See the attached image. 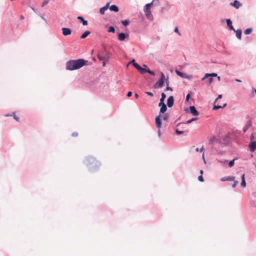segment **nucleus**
<instances>
[{"label":"nucleus","mask_w":256,"mask_h":256,"mask_svg":"<svg viewBox=\"0 0 256 256\" xmlns=\"http://www.w3.org/2000/svg\"><path fill=\"white\" fill-rule=\"evenodd\" d=\"M88 62L87 60L84 59H78L74 60H70L66 63V69L69 70H74L79 69Z\"/></svg>","instance_id":"obj_1"},{"label":"nucleus","mask_w":256,"mask_h":256,"mask_svg":"<svg viewBox=\"0 0 256 256\" xmlns=\"http://www.w3.org/2000/svg\"><path fill=\"white\" fill-rule=\"evenodd\" d=\"M228 138L225 137L224 138V142H222L220 140H218V139H216V137L214 136H213L210 140H209V144H212V148H214L216 150V152L218 154L222 155L224 152L222 150H221L219 148H216V147L218 145H220L222 147H224L225 146H228L229 144L228 142Z\"/></svg>","instance_id":"obj_2"},{"label":"nucleus","mask_w":256,"mask_h":256,"mask_svg":"<svg viewBox=\"0 0 256 256\" xmlns=\"http://www.w3.org/2000/svg\"><path fill=\"white\" fill-rule=\"evenodd\" d=\"M84 163L92 172L98 170L100 166V162L96 160L92 156L87 157Z\"/></svg>","instance_id":"obj_3"},{"label":"nucleus","mask_w":256,"mask_h":256,"mask_svg":"<svg viewBox=\"0 0 256 256\" xmlns=\"http://www.w3.org/2000/svg\"><path fill=\"white\" fill-rule=\"evenodd\" d=\"M110 55L111 54L110 52L104 49L102 52L98 54V58L100 60H106V61H108Z\"/></svg>","instance_id":"obj_4"},{"label":"nucleus","mask_w":256,"mask_h":256,"mask_svg":"<svg viewBox=\"0 0 256 256\" xmlns=\"http://www.w3.org/2000/svg\"><path fill=\"white\" fill-rule=\"evenodd\" d=\"M152 5V3H148L145 5L144 10L146 14V17L150 20H152L153 16L152 14L150 8Z\"/></svg>","instance_id":"obj_5"},{"label":"nucleus","mask_w":256,"mask_h":256,"mask_svg":"<svg viewBox=\"0 0 256 256\" xmlns=\"http://www.w3.org/2000/svg\"><path fill=\"white\" fill-rule=\"evenodd\" d=\"M144 66L146 68L141 66L138 70L141 74H143L146 72H148L153 76H155L154 72L150 70V68H148V66L144 64Z\"/></svg>","instance_id":"obj_6"},{"label":"nucleus","mask_w":256,"mask_h":256,"mask_svg":"<svg viewBox=\"0 0 256 256\" xmlns=\"http://www.w3.org/2000/svg\"><path fill=\"white\" fill-rule=\"evenodd\" d=\"M164 81L162 80H158L154 85L153 88L155 89H158V88H162L163 86Z\"/></svg>","instance_id":"obj_7"},{"label":"nucleus","mask_w":256,"mask_h":256,"mask_svg":"<svg viewBox=\"0 0 256 256\" xmlns=\"http://www.w3.org/2000/svg\"><path fill=\"white\" fill-rule=\"evenodd\" d=\"M126 38H128V35L124 32H120L118 35V39L120 41H124Z\"/></svg>","instance_id":"obj_8"},{"label":"nucleus","mask_w":256,"mask_h":256,"mask_svg":"<svg viewBox=\"0 0 256 256\" xmlns=\"http://www.w3.org/2000/svg\"><path fill=\"white\" fill-rule=\"evenodd\" d=\"M190 113L194 116H197L199 114V112L196 110V108L194 106H190Z\"/></svg>","instance_id":"obj_9"},{"label":"nucleus","mask_w":256,"mask_h":256,"mask_svg":"<svg viewBox=\"0 0 256 256\" xmlns=\"http://www.w3.org/2000/svg\"><path fill=\"white\" fill-rule=\"evenodd\" d=\"M174 103V98L173 96H170L167 100V105L168 108L173 106Z\"/></svg>","instance_id":"obj_10"},{"label":"nucleus","mask_w":256,"mask_h":256,"mask_svg":"<svg viewBox=\"0 0 256 256\" xmlns=\"http://www.w3.org/2000/svg\"><path fill=\"white\" fill-rule=\"evenodd\" d=\"M156 124L158 129H160L162 126V120L160 116L159 115L156 118Z\"/></svg>","instance_id":"obj_11"},{"label":"nucleus","mask_w":256,"mask_h":256,"mask_svg":"<svg viewBox=\"0 0 256 256\" xmlns=\"http://www.w3.org/2000/svg\"><path fill=\"white\" fill-rule=\"evenodd\" d=\"M62 30V34L65 36L70 35L72 33V30L70 28H63Z\"/></svg>","instance_id":"obj_12"},{"label":"nucleus","mask_w":256,"mask_h":256,"mask_svg":"<svg viewBox=\"0 0 256 256\" xmlns=\"http://www.w3.org/2000/svg\"><path fill=\"white\" fill-rule=\"evenodd\" d=\"M230 4L236 8H238L242 6V4L238 0H235L233 2H231Z\"/></svg>","instance_id":"obj_13"},{"label":"nucleus","mask_w":256,"mask_h":256,"mask_svg":"<svg viewBox=\"0 0 256 256\" xmlns=\"http://www.w3.org/2000/svg\"><path fill=\"white\" fill-rule=\"evenodd\" d=\"M226 22L230 30L235 31V28L232 25V22L230 19H226Z\"/></svg>","instance_id":"obj_14"},{"label":"nucleus","mask_w":256,"mask_h":256,"mask_svg":"<svg viewBox=\"0 0 256 256\" xmlns=\"http://www.w3.org/2000/svg\"><path fill=\"white\" fill-rule=\"evenodd\" d=\"M250 150L252 152H254L256 150V142H251L249 144Z\"/></svg>","instance_id":"obj_15"},{"label":"nucleus","mask_w":256,"mask_h":256,"mask_svg":"<svg viewBox=\"0 0 256 256\" xmlns=\"http://www.w3.org/2000/svg\"><path fill=\"white\" fill-rule=\"evenodd\" d=\"M235 180V177L234 176H225V177H223L221 179H220V180L222 181V182H224V181H226V180H228V181H234Z\"/></svg>","instance_id":"obj_16"},{"label":"nucleus","mask_w":256,"mask_h":256,"mask_svg":"<svg viewBox=\"0 0 256 256\" xmlns=\"http://www.w3.org/2000/svg\"><path fill=\"white\" fill-rule=\"evenodd\" d=\"M252 126V122H251V121L250 120L248 121V122H246V125L243 128V132H246L248 130V128L250 126Z\"/></svg>","instance_id":"obj_17"},{"label":"nucleus","mask_w":256,"mask_h":256,"mask_svg":"<svg viewBox=\"0 0 256 256\" xmlns=\"http://www.w3.org/2000/svg\"><path fill=\"white\" fill-rule=\"evenodd\" d=\"M236 32V36L238 40L242 38V31L240 29L236 30L234 31Z\"/></svg>","instance_id":"obj_18"},{"label":"nucleus","mask_w":256,"mask_h":256,"mask_svg":"<svg viewBox=\"0 0 256 256\" xmlns=\"http://www.w3.org/2000/svg\"><path fill=\"white\" fill-rule=\"evenodd\" d=\"M109 8L110 10L114 12H118L119 10L118 6L114 4L110 6Z\"/></svg>","instance_id":"obj_19"},{"label":"nucleus","mask_w":256,"mask_h":256,"mask_svg":"<svg viewBox=\"0 0 256 256\" xmlns=\"http://www.w3.org/2000/svg\"><path fill=\"white\" fill-rule=\"evenodd\" d=\"M242 178V182H241V186L243 188L246 187V182L244 178V174H243L241 176Z\"/></svg>","instance_id":"obj_20"},{"label":"nucleus","mask_w":256,"mask_h":256,"mask_svg":"<svg viewBox=\"0 0 256 256\" xmlns=\"http://www.w3.org/2000/svg\"><path fill=\"white\" fill-rule=\"evenodd\" d=\"M167 110V106L166 104L160 107V115L161 114L164 113Z\"/></svg>","instance_id":"obj_21"},{"label":"nucleus","mask_w":256,"mask_h":256,"mask_svg":"<svg viewBox=\"0 0 256 256\" xmlns=\"http://www.w3.org/2000/svg\"><path fill=\"white\" fill-rule=\"evenodd\" d=\"M78 19L79 20H80L82 22L83 26H86V25H88V22H87V20H84V18H83V17H82L81 16H79L78 17Z\"/></svg>","instance_id":"obj_22"},{"label":"nucleus","mask_w":256,"mask_h":256,"mask_svg":"<svg viewBox=\"0 0 256 256\" xmlns=\"http://www.w3.org/2000/svg\"><path fill=\"white\" fill-rule=\"evenodd\" d=\"M90 32L88 30L86 31L83 34L80 36V38L84 39L86 38L90 34Z\"/></svg>","instance_id":"obj_23"},{"label":"nucleus","mask_w":256,"mask_h":256,"mask_svg":"<svg viewBox=\"0 0 256 256\" xmlns=\"http://www.w3.org/2000/svg\"><path fill=\"white\" fill-rule=\"evenodd\" d=\"M176 72L178 76H179L181 78H184L186 77V74L182 72L177 70H176Z\"/></svg>","instance_id":"obj_24"},{"label":"nucleus","mask_w":256,"mask_h":256,"mask_svg":"<svg viewBox=\"0 0 256 256\" xmlns=\"http://www.w3.org/2000/svg\"><path fill=\"white\" fill-rule=\"evenodd\" d=\"M252 28H248L244 30V34L246 35H248L250 34L252 32Z\"/></svg>","instance_id":"obj_25"},{"label":"nucleus","mask_w":256,"mask_h":256,"mask_svg":"<svg viewBox=\"0 0 256 256\" xmlns=\"http://www.w3.org/2000/svg\"><path fill=\"white\" fill-rule=\"evenodd\" d=\"M122 24L125 26H128L130 24V20H126L121 22Z\"/></svg>","instance_id":"obj_26"},{"label":"nucleus","mask_w":256,"mask_h":256,"mask_svg":"<svg viewBox=\"0 0 256 256\" xmlns=\"http://www.w3.org/2000/svg\"><path fill=\"white\" fill-rule=\"evenodd\" d=\"M151 3H152V4H154V5L156 6H158L160 5V2L159 0H152V2Z\"/></svg>","instance_id":"obj_27"},{"label":"nucleus","mask_w":256,"mask_h":256,"mask_svg":"<svg viewBox=\"0 0 256 256\" xmlns=\"http://www.w3.org/2000/svg\"><path fill=\"white\" fill-rule=\"evenodd\" d=\"M214 79L213 78L209 77L206 81V82H207L208 84H210L213 82Z\"/></svg>","instance_id":"obj_28"},{"label":"nucleus","mask_w":256,"mask_h":256,"mask_svg":"<svg viewBox=\"0 0 256 256\" xmlns=\"http://www.w3.org/2000/svg\"><path fill=\"white\" fill-rule=\"evenodd\" d=\"M238 158H236L235 159H234L232 160H230L228 163V166L230 167V168H232V166H234V160H237Z\"/></svg>","instance_id":"obj_29"},{"label":"nucleus","mask_w":256,"mask_h":256,"mask_svg":"<svg viewBox=\"0 0 256 256\" xmlns=\"http://www.w3.org/2000/svg\"><path fill=\"white\" fill-rule=\"evenodd\" d=\"M217 162H219L220 164L224 165L225 164H227L228 160H216Z\"/></svg>","instance_id":"obj_30"},{"label":"nucleus","mask_w":256,"mask_h":256,"mask_svg":"<svg viewBox=\"0 0 256 256\" xmlns=\"http://www.w3.org/2000/svg\"><path fill=\"white\" fill-rule=\"evenodd\" d=\"M108 32L114 33L115 32V28L113 26H110L108 30Z\"/></svg>","instance_id":"obj_31"},{"label":"nucleus","mask_w":256,"mask_h":256,"mask_svg":"<svg viewBox=\"0 0 256 256\" xmlns=\"http://www.w3.org/2000/svg\"><path fill=\"white\" fill-rule=\"evenodd\" d=\"M106 8H105L104 6L101 8L100 10V12L101 14H104V12L106 10H107Z\"/></svg>","instance_id":"obj_32"},{"label":"nucleus","mask_w":256,"mask_h":256,"mask_svg":"<svg viewBox=\"0 0 256 256\" xmlns=\"http://www.w3.org/2000/svg\"><path fill=\"white\" fill-rule=\"evenodd\" d=\"M210 74H206L204 77H203L202 78V81H204V80H206L209 78L210 77Z\"/></svg>","instance_id":"obj_33"},{"label":"nucleus","mask_w":256,"mask_h":256,"mask_svg":"<svg viewBox=\"0 0 256 256\" xmlns=\"http://www.w3.org/2000/svg\"><path fill=\"white\" fill-rule=\"evenodd\" d=\"M166 98V95L164 92H162L161 94V98L160 99V100H162V102H164L165 98Z\"/></svg>","instance_id":"obj_34"},{"label":"nucleus","mask_w":256,"mask_h":256,"mask_svg":"<svg viewBox=\"0 0 256 256\" xmlns=\"http://www.w3.org/2000/svg\"><path fill=\"white\" fill-rule=\"evenodd\" d=\"M166 84H167L168 86H166V90H166V91H167V90H170V91H172V89L170 87V86H168V83H169V82H168V80H166Z\"/></svg>","instance_id":"obj_35"},{"label":"nucleus","mask_w":256,"mask_h":256,"mask_svg":"<svg viewBox=\"0 0 256 256\" xmlns=\"http://www.w3.org/2000/svg\"><path fill=\"white\" fill-rule=\"evenodd\" d=\"M198 119L197 118H193L189 120H188L186 122V124H190L191 122H192Z\"/></svg>","instance_id":"obj_36"},{"label":"nucleus","mask_w":256,"mask_h":256,"mask_svg":"<svg viewBox=\"0 0 256 256\" xmlns=\"http://www.w3.org/2000/svg\"><path fill=\"white\" fill-rule=\"evenodd\" d=\"M134 66L138 70H139L141 66H140L138 63H134L133 64Z\"/></svg>","instance_id":"obj_37"},{"label":"nucleus","mask_w":256,"mask_h":256,"mask_svg":"<svg viewBox=\"0 0 256 256\" xmlns=\"http://www.w3.org/2000/svg\"><path fill=\"white\" fill-rule=\"evenodd\" d=\"M184 132L182 130H180L178 129L176 130V134L179 135V134H183Z\"/></svg>","instance_id":"obj_38"},{"label":"nucleus","mask_w":256,"mask_h":256,"mask_svg":"<svg viewBox=\"0 0 256 256\" xmlns=\"http://www.w3.org/2000/svg\"><path fill=\"white\" fill-rule=\"evenodd\" d=\"M162 118H163L164 120H168V114H165L164 115V116H163Z\"/></svg>","instance_id":"obj_39"},{"label":"nucleus","mask_w":256,"mask_h":256,"mask_svg":"<svg viewBox=\"0 0 256 256\" xmlns=\"http://www.w3.org/2000/svg\"><path fill=\"white\" fill-rule=\"evenodd\" d=\"M48 2H49V0H44L42 4V7L44 6L46 4H47L48 3Z\"/></svg>","instance_id":"obj_40"},{"label":"nucleus","mask_w":256,"mask_h":256,"mask_svg":"<svg viewBox=\"0 0 256 256\" xmlns=\"http://www.w3.org/2000/svg\"><path fill=\"white\" fill-rule=\"evenodd\" d=\"M220 108H222V106H214L213 108L214 110H217Z\"/></svg>","instance_id":"obj_41"},{"label":"nucleus","mask_w":256,"mask_h":256,"mask_svg":"<svg viewBox=\"0 0 256 256\" xmlns=\"http://www.w3.org/2000/svg\"><path fill=\"white\" fill-rule=\"evenodd\" d=\"M162 80H164V81L165 80L164 75L162 72H160V80H162Z\"/></svg>","instance_id":"obj_42"},{"label":"nucleus","mask_w":256,"mask_h":256,"mask_svg":"<svg viewBox=\"0 0 256 256\" xmlns=\"http://www.w3.org/2000/svg\"><path fill=\"white\" fill-rule=\"evenodd\" d=\"M198 180L199 181L202 182H203L204 181V178L202 175L198 177Z\"/></svg>","instance_id":"obj_43"},{"label":"nucleus","mask_w":256,"mask_h":256,"mask_svg":"<svg viewBox=\"0 0 256 256\" xmlns=\"http://www.w3.org/2000/svg\"><path fill=\"white\" fill-rule=\"evenodd\" d=\"M165 104H166L164 103V102H162V100H160V103L158 104V106H159L160 107H162V106L165 105Z\"/></svg>","instance_id":"obj_44"},{"label":"nucleus","mask_w":256,"mask_h":256,"mask_svg":"<svg viewBox=\"0 0 256 256\" xmlns=\"http://www.w3.org/2000/svg\"><path fill=\"white\" fill-rule=\"evenodd\" d=\"M14 114V120H16L17 122H18V121H19V120H20V118H19L18 116H16L14 114H14Z\"/></svg>","instance_id":"obj_45"},{"label":"nucleus","mask_w":256,"mask_h":256,"mask_svg":"<svg viewBox=\"0 0 256 256\" xmlns=\"http://www.w3.org/2000/svg\"><path fill=\"white\" fill-rule=\"evenodd\" d=\"M145 93L146 94H147L148 96H154V94L152 92H146Z\"/></svg>","instance_id":"obj_46"},{"label":"nucleus","mask_w":256,"mask_h":256,"mask_svg":"<svg viewBox=\"0 0 256 256\" xmlns=\"http://www.w3.org/2000/svg\"><path fill=\"white\" fill-rule=\"evenodd\" d=\"M174 32H176L178 33L180 36L181 35L180 33L179 32V30H178V27H176L175 28L174 30Z\"/></svg>","instance_id":"obj_47"},{"label":"nucleus","mask_w":256,"mask_h":256,"mask_svg":"<svg viewBox=\"0 0 256 256\" xmlns=\"http://www.w3.org/2000/svg\"><path fill=\"white\" fill-rule=\"evenodd\" d=\"M238 183V182L234 180V184H232V187L235 188L236 186L237 185Z\"/></svg>","instance_id":"obj_48"},{"label":"nucleus","mask_w":256,"mask_h":256,"mask_svg":"<svg viewBox=\"0 0 256 256\" xmlns=\"http://www.w3.org/2000/svg\"><path fill=\"white\" fill-rule=\"evenodd\" d=\"M204 150V147L202 146V147L200 150H199L198 148H196V152H203Z\"/></svg>","instance_id":"obj_49"},{"label":"nucleus","mask_w":256,"mask_h":256,"mask_svg":"<svg viewBox=\"0 0 256 256\" xmlns=\"http://www.w3.org/2000/svg\"><path fill=\"white\" fill-rule=\"evenodd\" d=\"M210 74V78L215 77V76H218V74L216 73H212V74Z\"/></svg>","instance_id":"obj_50"},{"label":"nucleus","mask_w":256,"mask_h":256,"mask_svg":"<svg viewBox=\"0 0 256 256\" xmlns=\"http://www.w3.org/2000/svg\"><path fill=\"white\" fill-rule=\"evenodd\" d=\"M184 78H186L188 79H190L192 78V75H186V77Z\"/></svg>","instance_id":"obj_51"},{"label":"nucleus","mask_w":256,"mask_h":256,"mask_svg":"<svg viewBox=\"0 0 256 256\" xmlns=\"http://www.w3.org/2000/svg\"><path fill=\"white\" fill-rule=\"evenodd\" d=\"M132 92H128L127 94V96L130 97L132 96Z\"/></svg>","instance_id":"obj_52"},{"label":"nucleus","mask_w":256,"mask_h":256,"mask_svg":"<svg viewBox=\"0 0 256 256\" xmlns=\"http://www.w3.org/2000/svg\"><path fill=\"white\" fill-rule=\"evenodd\" d=\"M190 94H188L186 95V101H188V100H189V98H190Z\"/></svg>","instance_id":"obj_53"},{"label":"nucleus","mask_w":256,"mask_h":256,"mask_svg":"<svg viewBox=\"0 0 256 256\" xmlns=\"http://www.w3.org/2000/svg\"><path fill=\"white\" fill-rule=\"evenodd\" d=\"M78 132H73V133L72 134V136H78Z\"/></svg>","instance_id":"obj_54"},{"label":"nucleus","mask_w":256,"mask_h":256,"mask_svg":"<svg viewBox=\"0 0 256 256\" xmlns=\"http://www.w3.org/2000/svg\"><path fill=\"white\" fill-rule=\"evenodd\" d=\"M109 6H110V2H108L105 6H104V7L105 8H106V9H108L109 7Z\"/></svg>","instance_id":"obj_55"},{"label":"nucleus","mask_w":256,"mask_h":256,"mask_svg":"<svg viewBox=\"0 0 256 256\" xmlns=\"http://www.w3.org/2000/svg\"><path fill=\"white\" fill-rule=\"evenodd\" d=\"M222 98V94H219L218 96L217 97V98H216V101L218 99H220Z\"/></svg>","instance_id":"obj_56"},{"label":"nucleus","mask_w":256,"mask_h":256,"mask_svg":"<svg viewBox=\"0 0 256 256\" xmlns=\"http://www.w3.org/2000/svg\"><path fill=\"white\" fill-rule=\"evenodd\" d=\"M103 62H102V66H105L106 64V63L108 62V61H106V60H102Z\"/></svg>","instance_id":"obj_57"},{"label":"nucleus","mask_w":256,"mask_h":256,"mask_svg":"<svg viewBox=\"0 0 256 256\" xmlns=\"http://www.w3.org/2000/svg\"><path fill=\"white\" fill-rule=\"evenodd\" d=\"M158 136H160L161 133H160V129H158Z\"/></svg>","instance_id":"obj_58"},{"label":"nucleus","mask_w":256,"mask_h":256,"mask_svg":"<svg viewBox=\"0 0 256 256\" xmlns=\"http://www.w3.org/2000/svg\"><path fill=\"white\" fill-rule=\"evenodd\" d=\"M134 96L136 98H138V94H136V93H135Z\"/></svg>","instance_id":"obj_59"},{"label":"nucleus","mask_w":256,"mask_h":256,"mask_svg":"<svg viewBox=\"0 0 256 256\" xmlns=\"http://www.w3.org/2000/svg\"><path fill=\"white\" fill-rule=\"evenodd\" d=\"M235 81L238 82H242V81H241L240 80H239V79H236V80H235Z\"/></svg>","instance_id":"obj_60"},{"label":"nucleus","mask_w":256,"mask_h":256,"mask_svg":"<svg viewBox=\"0 0 256 256\" xmlns=\"http://www.w3.org/2000/svg\"><path fill=\"white\" fill-rule=\"evenodd\" d=\"M20 18H21L22 20H24V16L22 15H21V16H20Z\"/></svg>","instance_id":"obj_61"},{"label":"nucleus","mask_w":256,"mask_h":256,"mask_svg":"<svg viewBox=\"0 0 256 256\" xmlns=\"http://www.w3.org/2000/svg\"><path fill=\"white\" fill-rule=\"evenodd\" d=\"M226 104H224L223 105V106H222V108H224V107H226Z\"/></svg>","instance_id":"obj_62"},{"label":"nucleus","mask_w":256,"mask_h":256,"mask_svg":"<svg viewBox=\"0 0 256 256\" xmlns=\"http://www.w3.org/2000/svg\"><path fill=\"white\" fill-rule=\"evenodd\" d=\"M132 63L133 64H134V63H136L135 62V60H132Z\"/></svg>","instance_id":"obj_63"},{"label":"nucleus","mask_w":256,"mask_h":256,"mask_svg":"<svg viewBox=\"0 0 256 256\" xmlns=\"http://www.w3.org/2000/svg\"><path fill=\"white\" fill-rule=\"evenodd\" d=\"M31 8L32 10L33 11H34V12H36V10L34 7H31Z\"/></svg>","instance_id":"obj_64"}]
</instances>
